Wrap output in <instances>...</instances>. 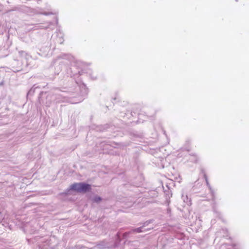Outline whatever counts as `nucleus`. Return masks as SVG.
Returning <instances> with one entry per match:
<instances>
[{"label": "nucleus", "mask_w": 249, "mask_h": 249, "mask_svg": "<svg viewBox=\"0 0 249 249\" xmlns=\"http://www.w3.org/2000/svg\"><path fill=\"white\" fill-rule=\"evenodd\" d=\"M101 200V197L96 196L94 198V201L96 202H99Z\"/></svg>", "instance_id": "2"}, {"label": "nucleus", "mask_w": 249, "mask_h": 249, "mask_svg": "<svg viewBox=\"0 0 249 249\" xmlns=\"http://www.w3.org/2000/svg\"><path fill=\"white\" fill-rule=\"evenodd\" d=\"M137 231H138V232H140L141 231H139V229H138V230H137Z\"/></svg>", "instance_id": "4"}, {"label": "nucleus", "mask_w": 249, "mask_h": 249, "mask_svg": "<svg viewBox=\"0 0 249 249\" xmlns=\"http://www.w3.org/2000/svg\"><path fill=\"white\" fill-rule=\"evenodd\" d=\"M71 189L78 193H85L91 189V186L85 183H76L71 186Z\"/></svg>", "instance_id": "1"}, {"label": "nucleus", "mask_w": 249, "mask_h": 249, "mask_svg": "<svg viewBox=\"0 0 249 249\" xmlns=\"http://www.w3.org/2000/svg\"><path fill=\"white\" fill-rule=\"evenodd\" d=\"M204 178H205V180H206V181L207 183H208V179H207V178L206 175H204Z\"/></svg>", "instance_id": "3"}]
</instances>
